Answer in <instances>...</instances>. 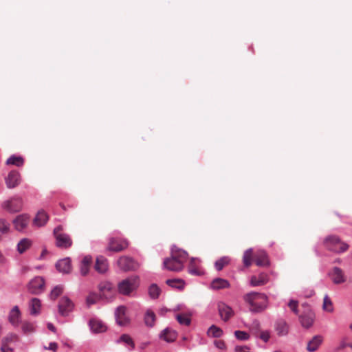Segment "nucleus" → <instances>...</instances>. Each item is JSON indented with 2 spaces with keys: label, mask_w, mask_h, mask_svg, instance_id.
<instances>
[{
  "label": "nucleus",
  "mask_w": 352,
  "mask_h": 352,
  "mask_svg": "<svg viewBox=\"0 0 352 352\" xmlns=\"http://www.w3.org/2000/svg\"><path fill=\"white\" fill-rule=\"evenodd\" d=\"M243 299L249 305V309L252 312H262L267 306V297L264 294L250 292L245 294Z\"/></svg>",
  "instance_id": "1"
},
{
  "label": "nucleus",
  "mask_w": 352,
  "mask_h": 352,
  "mask_svg": "<svg viewBox=\"0 0 352 352\" xmlns=\"http://www.w3.org/2000/svg\"><path fill=\"white\" fill-rule=\"evenodd\" d=\"M253 259L255 260L258 266L269 265L267 254L263 250H258L256 253H254L253 250L250 248L245 251L243 256V262L245 267H249L252 265Z\"/></svg>",
  "instance_id": "2"
},
{
  "label": "nucleus",
  "mask_w": 352,
  "mask_h": 352,
  "mask_svg": "<svg viewBox=\"0 0 352 352\" xmlns=\"http://www.w3.org/2000/svg\"><path fill=\"white\" fill-rule=\"evenodd\" d=\"M56 244L58 248L67 249L72 245V240L69 234L63 232V226H58L54 230Z\"/></svg>",
  "instance_id": "3"
},
{
  "label": "nucleus",
  "mask_w": 352,
  "mask_h": 352,
  "mask_svg": "<svg viewBox=\"0 0 352 352\" xmlns=\"http://www.w3.org/2000/svg\"><path fill=\"white\" fill-rule=\"evenodd\" d=\"M138 287V278L136 276H132L119 283L118 289L120 294L122 295H129Z\"/></svg>",
  "instance_id": "4"
},
{
  "label": "nucleus",
  "mask_w": 352,
  "mask_h": 352,
  "mask_svg": "<svg viewBox=\"0 0 352 352\" xmlns=\"http://www.w3.org/2000/svg\"><path fill=\"white\" fill-rule=\"evenodd\" d=\"M324 244L327 249L338 253L345 252L349 248L346 243L341 241L340 239L336 236L327 237L324 241Z\"/></svg>",
  "instance_id": "5"
},
{
  "label": "nucleus",
  "mask_w": 352,
  "mask_h": 352,
  "mask_svg": "<svg viewBox=\"0 0 352 352\" xmlns=\"http://www.w3.org/2000/svg\"><path fill=\"white\" fill-rule=\"evenodd\" d=\"M304 311L299 315V320L301 325L306 329L310 328L315 320V314L307 305H302Z\"/></svg>",
  "instance_id": "6"
},
{
  "label": "nucleus",
  "mask_w": 352,
  "mask_h": 352,
  "mask_svg": "<svg viewBox=\"0 0 352 352\" xmlns=\"http://www.w3.org/2000/svg\"><path fill=\"white\" fill-rule=\"evenodd\" d=\"M98 289L102 299L110 300L115 296L116 289L113 284L109 281L100 282L98 285Z\"/></svg>",
  "instance_id": "7"
},
{
  "label": "nucleus",
  "mask_w": 352,
  "mask_h": 352,
  "mask_svg": "<svg viewBox=\"0 0 352 352\" xmlns=\"http://www.w3.org/2000/svg\"><path fill=\"white\" fill-rule=\"evenodd\" d=\"M129 246L128 241L124 239L111 237L109 239L107 250L108 251L119 252L124 250Z\"/></svg>",
  "instance_id": "8"
},
{
  "label": "nucleus",
  "mask_w": 352,
  "mask_h": 352,
  "mask_svg": "<svg viewBox=\"0 0 352 352\" xmlns=\"http://www.w3.org/2000/svg\"><path fill=\"white\" fill-rule=\"evenodd\" d=\"M119 268L124 272L136 270L139 265L132 258L126 256H122L117 261Z\"/></svg>",
  "instance_id": "9"
},
{
  "label": "nucleus",
  "mask_w": 352,
  "mask_h": 352,
  "mask_svg": "<svg viewBox=\"0 0 352 352\" xmlns=\"http://www.w3.org/2000/svg\"><path fill=\"white\" fill-rule=\"evenodd\" d=\"M23 201L21 198L15 197L7 200L2 204V207L6 211L14 213L20 211L22 209Z\"/></svg>",
  "instance_id": "10"
},
{
  "label": "nucleus",
  "mask_w": 352,
  "mask_h": 352,
  "mask_svg": "<svg viewBox=\"0 0 352 352\" xmlns=\"http://www.w3.org/2000/svg\"><path fill=\"white\" fill-rule=\"evenodd\" d=\"M45 287V280L41 276L34 278L28 284V291L32 294L41 293Z\"/></svg>",
  "instance_id": "11"
},
{
  "label": "nucleus",
  "mask_w": 352,
  "mask_h": 352,
  "mask_svg": "<svg viewBox=\"0 0 352 352\" xmlns=\"http://www.w3.org/2000/svg\"><path fill=\"white\" fill-rule=\"evenodd\" d=\"M217 309L220 318L224 322L228 321L234 315L232 307L223 302H218Z\"/></svg>",
  "instance_id": "12"
},
{
  "label": "nucleus",
  "mask_w": 352,
  "mask_h": 352,
  "mask_svg": "<svg viewBox=\"0 0 352 352\" xmlns=\"http://www.w3.org/2000/svg\"><path fill=\"white\" fill-rule=\"evenodd\" d=\"M117 324L120 326H126L129 324L130 320L126 315V307L119 306L115 312Z\"/></svg>",
  "instance_id": "13"
},
{
  "label": "nucleus",
  "mask_w": 352,
  "mask_h": 352,
  "mask_svg": "<svg viewBox=\"0 0 352 352\" xmlns=\"http://www.w3.org/2000/svg\"><path fill=\"white\" fill-rule=\"evenodd\" d=\"M73 307V302L67 297H63L58 304L59 314L63 316H66L72 311Z\"/></svg>",
  "instance_id": "14"
},
{
  "label": "nucleus",
  "mask_w": 352,
  "mask_h": 352,
  "mask_svg": "<svg viewBox=\"0 0 352 352\" xmlns=\"http://www.w3.org/2000/svg\"><path fill=\"white\" fill-rule=\"evenodd\" d=\"M163 264L164 268L169 271L179 272L184 269V266L179 261H177L171 256L165 258Z\"/></svg>",
  "instance_id": "15"
},
{
  "label": "nucleus",
  "mask_w": 352,
  "mask_h": 352,
  "mask_svg": "<svg viewBox=\"0 0 352 352\" xmlns=\"http://www.w3.org/2000/svg\"><path fill=\"white\" fill-rule=\"evenodd\" d=\"M21 181L20 173L16 170H12L9 173L8 177L6 178V183L7 187L13 188L17 186Z\"/></svg>",
  "instance_id": "16"
},
{
  "label": "nucleus",
  "mask_w": 352,
  "mask_h": 352,
  "mask_svg": "<svg viewBox=\"0 0 352 352\" xmlns=\"http://www.w3.org/2000/svg\"><path fill=\"white\" fill-rule=\"evenodd\" d=\"M94 269L100 274L106 273L109 270L108 260L103 256H98L96 258Z\"/></svg>",
  "instance_id": "17"
},
{
  "label": "nucleus",
  "mask_w": 352,
  "mask_h": 352,
  "mask_svg": "<svg viewBox=\"0 0 352 352\" xmlns=\"http://www.w3.org/2000/svg\"><path fill=\"white\" fill-rule=\"evenodd\" d=\"M329 276L335 284H341L346 281L344 272L339 267H333L331 272L329 274Z\"/></svg>",
  "instance_id": "18"
},
{
  "label": "nucleus",
  "mask_w": 352,
  "mask_h": 352,
  "mask_svg": "<svg viewBox=\"0 0 352 352\" xmlns=\"http://www.w3.org/2000/svg\"><path fill=\"white\" fill-rule=\"evenodd\" d=\"M29 223V217L25 214L17 216L13 220L14 228L18 231H23Z\"/></svg>",
  "instance_id": "19"
},
{
  "label": "nucleus",
  "mask_w": 352,
  "mask_h": 352,
  "mask_svg": "<svg viewBox=\"0 0 352 352\" xmlns=\"http://www.w3.org/2000/svg\"><path fill=\"white\" fill-rule=\"evenodd\" d=\"M274 329L278 336H284L289 332V325L285 320L279 319L274 324Z\"/></svg>",
  "instance_id": "20"
},
{
  "label": "nucleus",
  "mask_w": 352,
  "mask_h": 352,
  "mask_svg": "<svg viewBox=\"0 0 352 352\" xmlns=\"http://www.w3.org/2000/svg\"><path fill=\"white\" fill-rule=\"evenodd\" d=\"M177 336V332L168 327L163 330L160 335V338L167 342H172L175 341Z\"/></svg>",
  "instance_id": "21"
},
{
  "label": "nucleus",
  "mask_w": 352,
  "mask_h": 352,
  "mask_svg": "<svg viewBox=\"0 0 352 352\" xmlns=\"http://www.w3.org/2000/svg\"><path fill=\"white\" fill-rule=\"evenodd\" d=\"M58 271L62 273H69L71 271V261L69 258L58 261L56 264Z\"/></svg>",
  "instance_id": "22"
},
{
  "label": "nucleus",
  "mask_w": 352,
  "mask_h": 352,
  "mask_svg": "<svg viewBox=\"0 0 352 352\" xmlns=\"http://www.w3.org/2000/svg\"><path fill=\"white\" fill-rule=\"evenodd\" d=\"M89 326L94 333H102L107 330L105 324L102 321L96 319H91L89 321Z\"/></svg>",
  "instance_id": "23"
},
{
  "label": "nucleus",
  "mask_w": 352,
  "mask_h": 352,
  "mask_svg": "<svg viewBox=\"0 0 352 352\" xmlns=\"http://www.w3.org/2000/svg\"><path fill=\"white\" fill-rule=\"evenodd\" d=\"M170 256L175 259L177 261H179L184 266V264L188 258V253L179 249H173L171 251Z\"/></svg>",
  "instance_id": "24"
},
{
  "label": "nucleus",
  "mask_w": 352,
  "mask_h": 352,
  "mask_svg": "<svg viewBox=\"0 0 352 352\" xmlns=\"http://www.w3.org/2000/svg\"><path fill=\"white\" fill-rule=\"evenodd\" d=\"M323 338L321 336L317 335L308 342L307 350L309 352H314L318 349L319 346L322 344Z\"/></svg>",
  "instance_id": "25"
},
{
  "label": "nucleus",
  "mask_w": 352,
  "mask_h": 352,
  "mask_svg": "<svg viewBox=\"0 0 352 352\" xmlns=\"http://www.w3.org/2000/svg\"><path fill=\"white\" fill-rule=\"evenodd\" d=\"M268 281V276L266 274L261 273L258 276H252L250 280L252 286H260L266 284Z\"/></svg>",
  "instance_id": "26"
},
{
  "label": "nucleus",
  "mask_w": 352,
  "mask_h": 352,
  "mask_svg": "<svg viewBox=\"0 0 352 352\" xmlns=\"http://www.w3.org/2000/svg\"><path fill=\"white\" fill-rule=\"evenodd\" d=\"M92 263V258L90 256H85L80 263V269L82 276H86L89 272V268Z\"/></svg>",
  "instance_id": "27"
},
{
  "label": "nucleus",
  "mask_w": 352,
  "mask_h": 352,
  "mask_svg": "<svg viewBox=\"0 0 352 352\" xmlns=\"http://www.w3.org/2000/svg\"><path fill=\"white\" fill-rule=\"evenodd\" d=\"M21 312L18 306H14L9 314V321L14 326H18Z\"/></svg>",
  "instance_id": "28"
},
{
  "label": "nucleus",
  "mask_w": 352,
  "mask_h": 352,
  "mask_svg": "<svg viewBox=\"0 0 352 352\" xmlns=\"http://www.w3.org/2000/svg\"><path fill=\"white\" fill-rule=\"evenodd\" d=\"M32 245V241L28 239H22L17 244V251L19 254L25 252Z\"/></svg>",
  "instance_id": "29"
},
{
  "label": "nucleus",
  "mask_w": 352,
  "mask_h": 352,
  "mask_svg": "<svg viewBox=\"0 0 352 352\" xmlns=\"http://www.w3.org/2000/svg\"><path fill=\"white\" fill-rule=\"evenodd\" d=\"M41 307V300L37 298H33L30 302V314L36 316L40 313Z\"/></svg>",
  "instance_id": "30"
},
{
  "label": "nucleus",
  "mask_w": 352,
  "mask_h": 352,
  "mask_svg": "<svg viewBox=\"0 0 352 352\" xmlns=\"http://www.w3.org/2000/svg\"><path fill=\"white\" fill-rule=\"evenodd\" d=\"M211 287L214 289H220L229 287L230 284L227 280L217 278L212 280Z\"/></svg>",
  "instance_id": "31"
},
{
  "label": "nucleus",
  "mask_w": 352,
  "mask_h": 352,
  "mask_svg": "<svg viewBox=\"0 0 352 352\" xmlns=\"http://www.w3.org/2000/svg\"><path fill=\"white\" fill-rule=\"evenodd\" d=\"M48 220V216L43 211H39L34 219V223L37 226H43Z\"/></svg>",
  "instance_id": "32"
},
{
  "label": "nucleus",
  "mask_w": 352,
  "mask_h": 352,
  "mask_svg": "<svg viewBox=\"0 0 352 352\" xmlns=\"http://www.w3.org/2000/svg\"><path fill=\"white\" fill-rule=\"evenodd\" d=\"M24 164V160L21 156L12 155L6 160V164L14 165L16 166H22Z\"/></svg>",
  "instance_id": "33"
},
{
  "label": "nucleus",
  "mask_w": 352,
  "mask_h": 352,
  "mask_svg": "<svg viewBox=\"0 0 352 352\" xmlns=\"http://www.w3.org/2000/svg\"><path fill=\"white\" fill-rule=\"evenodd\" d=\"M322 309L329 313H332L334 310L333 302L327 294L323 298Z\"/></svg>",
  "instance_id": "34"
},
{
  "label": "nucleus",
  "mask_w": 352,
  "mask_h": 352,
  "mask_svg": "<svg viewBox=\"0 0 352 352\" xmlns=\"http://www.w3.org/2000/svg\"><path fill=\"white\" fill-rule=\"evenodd\" d=\"M199 261L197 258H192L190 259L189 266H188V272L190 274L192 275L199 276L201 274V272L199 268L197 266V263Z\"/></svg>",
  "instance_id": "35"
},
{
  "label": "nucleus",
  "mask_w": 352,
  "mask_h": 352,
  "mask_svg": "<svg viewBox=\"0 0 352 352\" xmlns=\"http://www.w3.org/2000/svg\"><path fill=\"white\" fill-rule=\"evenodd\" d=\"M230 259L228 256H223L215 262L214 267L217 271H221L230 263Z\"/></svg>",
  "instance_id": "36"
},
{
  "label": "nucleus",
  "mask_w": 352,
  "mask_h": 352,
  "mask_svg": "<svg viewBox=\"0 0 352 352\" xmlns=\"http://www.w3.org/2000/svg\"><path fill=\"white\" fill-rule=\"evenodd\" d=\"M155 314L153 311L148 310L144 316V322L148 327H153L155 321Z\"/></svg>",
  "instance_id": "37"
},
{
  "label": "nucleus",
  "mask_w": 352,
  "mask_h": 352,
  "mask_svg": "<svg viewBox=\"0 0 352 352\" xmlns=\"http://www.w3.org/2000/svg\"><path fill=\"white\" fill-rule=\"evenodd\" d=\"M166 283L170 287L180 289L184 287V281L182 279H168Z\"/></svg>",
  "instance_id": "38"
},
{
  "label": "nucleus",
  "mask_w": 352,
  "mask_h": 352,
  "mask_svg": "<svg viewBox=\"0 0 352 352\" xmlns=\"http://www.w3.org/2000/svg\"><path fill=\"white\" fill-rule=\"evenodd\" d=\"M222 334V329L215 325H212L208 330V335L213 338H219Z\"/></svg>",
  "instance_id": "39"
},
{
  "label": "nucleus",
  "mask_w": 352,
  "mask_h": 352,
  "mask_svg": "<svg viewBox=\"0 0 352 352\" xmlns=\"http://www.w3.org/2000/svg\"><path fill=\"white\" fill-rule=\"evenodd\" d=\"M176 319L180 324L188 326L191 320L188 315L186 314H180L176 316Z\"/></svg>",
  "instance_id": "40"
},
{
  "label": "nucleus",
  "mask_w": 352,
  "mask_h": 352,
  "mask_svg": "<svg viewBox=\"0 0 352 352\" xmlns=\"http://www.w3.org/2000/svg\"><path fill=\"white\" fill-rule=\"evenodd\" d=\"M100 299H102L100 295L95 292H91L86 298V302L88 306L96 304Z\"/></svg>",
  "instance_id": "41"
},
{
  "label": "nucleus",
  "mask_w": 352,
  "mask_h": 352,
  "mask_svg": "<svg viewBox=\"0 0 352 352\" xmlns=\"http://www.w3.org/2000/svg\"><path fill=\"white\" fill-rule=\"evenodd\" d=\"M10 230V225L9 222L6 219L0 217V232L6 234L9 233Z\"/></svg>",
  "instance_id": "42"
},
{
  "label": "nucleus",
  "mask_w": 352,
  "mask_h": 352,
  "mask_svg": "<svg viewBox=\"0 0 352 352\" xmlns=\"http://www.w3.org/2000/svg\"><path fill=\"white\" fill-rule=\"evenodd\" d=\"M160 289L155 284H152L148 288V294L151 298L156 299L160 294Z\"/></svg>",
  "instance_id": "43"
},
{
  "label": "nucleus",
  "mask_w": 352,
  "mask_h": 352,
  "mask_svg": "<svg viewBox=\"0 0 352 352\" xmlns=\"http://www.w3.org/2000/svg\"><path fill=\"white\" fill-rule=\"evenodd\" d=\"M21 329L25 334L32 333L35 331L34 324L27 321H24L22 322Z\"/></svg>",
  "instance_id": "44"
},
{
  "label": "nucleus",
  "mask_w": 352,
  "mask_h": 352,
  "mask_svg": "<svg viewBox=\"0 0 352 352\" xmlns=\"http://www.w3.org/2000/svg\"><path fill=\"white\" fill-rule=\"evenodd\" d=\"M18 338L17 335L14 333H10L2 339L1 344L8 346L10 343L16 342Z\"/></svg>",
  "instance_id": "45"
},
{
  "label": "nucleus",
  "mask_w": 352,
  "mask_h": 352,
  "mask_svg": "<svg viewBox=\"0 0 352 352\" xmlns=\"http://www.w3.org/2000/svg\"><path fill=\"white\" fill-rule=\"evenodd\" d=\"M63 292V287L60 285L56 286L50 293V298L52 300H55L58 296H59Z\"/></svg>",
  "instance_id": "46"
},
{
  "label": "nucleus",
  "mask_w": 352,
  "mask_h": 352,
  "mask_svg": "<svg viewBox=\"0 0 352 352\" xmlns=\"http://www.w3.org/2000/svg\"><path fill=\"white\" fill-rule=\"evenodd\" d=\"M234 335L237 339L241 340H247L250 338L249 334L243 331H236Z\"/></svg>",
  "instance_id": "47"
},
{
  "label": "nucleus",
  "mask_w": 352,
  "mask_h": 352,
  "mask_svg": "<svg viewBox=\"0 0 352 352\" xmlns=\"http://www.w3.org/2000/svg\"><path fill=\"white\" fill-rule=\"evenodd\" d=\"M120 340L121 342H123L126 343V344L131 346L132 349L134 348L133 341L129 335L123 334L120 338Z\"/></svg>",
  "instance_id": "48"
},
{
  "label": "nucleus",
  "mask_w": 352,
  "mask_h": 352,
  "mask_svg": "<svg viewBox=\"0 0 352 352\" xmlns=\"http://www.w3.org/2000/svg\"><path fill=\"white\" fill-rule=\"evenodd\" d=\"M298 301L291 300L288 303V307L291 309V310L296 314H298Z\"/></svg>",
  "instance_id": "49"
},
{
  "label": "nucleus",
  "mask_w": 352,
  "mask_h": 352,
  "mask_svg": "<svg viewBox=\"0 0 352 352\" xmlns=\"http://www.w3.org/2000/svg\"><path fill=\"white\" fill-rule=\"evenodd\" d=\"M258 336L262 340H263L265 342H267L270 338V333L267 331H261Z\"/></svg>",
  "instance_id": "50"
},
{
  "label": "nucleus",
  "mask_w": 352,
  "mask_h": 352,
  "mask_svg": "<svg viewBox=\"0 0 352 352\" xmlns=\"http://www.w3.org/2000/svg\"><path fill=\"white\" fill-rule=\"evenodd\" d=\"M235 352H250V349L247 346H236L234 349Z\"/></svg>",
  "instance_id": "51"
},
{
  "label": "nucleus",
  "mask_w": 352,
  "mask_h": 352,
  "mask_svg": "<svg viewBox=\"0 0 352 352\" xmlns=\"http://www.w3.org/2000/svg\"><path fill=\"white\" fill-rule=\"evenodd\" d=\"M214 345L219 349H223L226 347V344L223 340H215Z\"/></svg>",
  "instance_id": "52"
},
{
  "label": "nucleus",
  "mask_w": 352,
  "mask_h": 352,
  "mask_svg": "<svg viewBox=\"0 0 352 352\" xmlns=\"http://www.w3.org/2000/svg\"><path fill=\"white\" fill-rule=\"evenodd\" d=\"M45 349L52 350L55 352V351H56V350L58 349V344L56 342H51V343H50L49 346L47 348L45 347Z\"/></svg>",
  "instance_id": "53"
},
{
  "label": "nucleus",
  "mask_w": 352,
  "mask_h": 352,
  "mask_svg": "<svg viewBox=\"0 0 352 352\" xmlns=\"http://www.w3.org/2000/svg\"><path fill=\"white\" fill-rule=\"evenodd\" d=\"M12 349L9 347L8 346L1 344V352H10L12 351Z\"/></svg>",
  "instance_id": "54"
},
{
  "label": "nucleus",
  "mask_w": 352,
  "mask_h": 352,
  "mask_svg": "<svg viewBox=\"0 0 352 352\" xmlns=\"http://www.w3.org/2000/svg\"><path fill=\"white\" fill-rule=\"evenodd\" d=\"M47 328H48L50 331H53V332H55L56 328L54 327V326L52 324H51V323H48V324H47Z\"/></svg>",
  "instance_id": "55"
},
{
  "label": "nucleus",
  "mask_w": 352,
  "mask_h": 352,
  "mask_svg": "<svg viewBox=\"0 0 352 352\" xmlns=\"http://www.w3.org/2000/svg\"><path fill=\"white\" fill-rule=\"evenodd\" d=\"M253 325H254L256 329H258L259 322L258 321H255V322H254Z\"/></svg>",
  "instance_id": "56"
},
{
  "label": "nucleus",
  "mask_w": 352,
  "mask_h": 352,
  "mask_svg": "<svg viewBox=\"0 0 352 352\" xmlns=\"http://www.w3.org/2000/svg\"><path fill=\"white\" fill-rule=\"evenodd\" d=\"M254 334L256 336H258V334H257V332H254Z\"/></svg>",
  "instance_id": "57"
},
{
  "label": "nucleus",
  "mask_w": 352,
  "mask_h": 352,
  "mask_svg": "<svg viewBox=\"0 0 352 352\" xmlns=\"http://www.w3.org/2000/svg\"><path fill=\"white\" fill-rule=\"evenodd\" d=\"M350 327H351V330H352V324H351Z\"/></svg>",
  "instance_id": "58"
}]
</instances>
